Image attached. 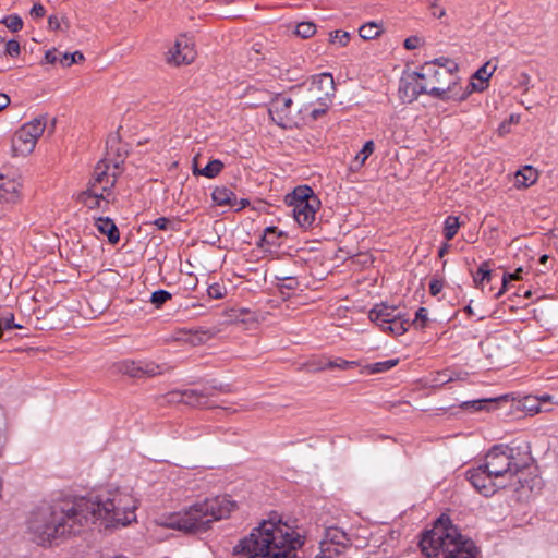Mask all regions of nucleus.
<instances>
[{"label":"nucleus","instance_id":"1","mask_svg":"<svg viewBox=\"0 0 558 558\" xmlns=\"http://www.w3.org/2000/svg\"><path fill=\"white\" fill-rule=\"evenodd\" d=\"M135 509L133 498L120 490L45 504L31 512L27 531L37 545L51 546L97 520L106 522V526L126 525L135 520Z\"/></svg>","mask_w":558,"mask_h":558},{"label":"nucleus","instance_id":"2","mask_svg":"<svg viewBox=\"0 0 558 558\" xmlns=\"http://www.w3.org/2000/svg\"><path fill=\"white\" fill-rule=\"evenodd\" d=\"M303 538L281 520H266L234 547L239 558H300Z\"/></svg>","mask_w":558,"mask_h":558},{"label":"nucleus","instance_id":"3","mask_svg":"<svg viewBox=\"0 0 558 558\" xmlns=\"http://www.w3.org/2000/svg\"><path fill=\"white\" fill-rule=\"evenodd\" d=\"M235 507L236 504L227 495L206 498L163 518L160 525L185 533H202L208 531L214 522L228 518Z\"/></svg>","mask_w":558,"mask_h":558},{"label":"nucleus","instance_id":"4","mask_svg":"<svg viewBox=\"0 0 558 558\" xmlns=\"http://www.w3.org/2000/svg\"><path fill=\"white\" fill-rule=\"evenodd\" d=\"M420 547L426 558H476L473 541L463 537L445 514L423 535Z\"/></svg>","mask_w":558,"mask_h":558},{"label":"nucleus","instance_id":"5","mask_svg":"<svg viewBox=\"0 0 558 558\" xmlns=\"http://www.w3.org/2000/svg\"><path fill=\"white\" fill-rule=\"evenodd\" d=\"M482 465L497 481H504L506 487H514L519 492L523 480V458L519 448L494 446L486 453Z\"/></svg>","mask_w":558,"mask_h":558},{"label":"nucleus","instance_id":"6","mask_svg":"<svg viewBox=\"0 0 558 558\" xmlns=\"http://www.w3.org/2000/svg\"><path fill=\"white\" fill-rule=\"evenodd\" d=\"M449 75L448 70L437 68L435 62L426 63L421 72H413L401 78L399 85L400 97L407 102H412L421 94H428L441 100L449 99L452 92L450 86H435L432 83V78Z\"/></svg>","mask_w":558,"mask_h":558},{"label":"nucleus","instance_id":"7","mask_svg":"<svg viewBox=\"0 0 558 558\" xmlns=\"http://www.w3.org/2000/svg\"><path fill=\"white\" fill-rule=\"evenodd\" d=\"M368 316L383 331L390 332L393 336L403 335L410 326L409 318L398 306L387 305L386 303L375 305L369 311Z\"/></svg>","mask_w":558,"mask_h":558},{"label":"nucleus","instance_id":"8","mask_svg":"<svg viewBox=\"0 0 558 558\" xmlns=\"http://www.w3.org/2000/svg\"><path fill=\"white\" fill-rule=\"evenodd\" d=\"M47 126V116H39L23 124L12 137L13 156H27L35 149Z\"/></svg>","mask_w":558,"mask_h":558},{"label":"nucleus","instance_id":"9","mask_svg":"<svg viewBox=\"0 0 558 558\" xmlns=\"http://www.w3.org/2000/svg\"><path fill=\"white\" fill-rule=\"evenodd\" d=\"M293 217L302 228H310L315 221L316 210L319 207V199L313 191L305 186L293 191Z\"/></svg>","mask_w":558,"mask_h":558},{"label":"nucleus","instance_id":"10","mask_svg":"<svg viewBox=\"0 0 558 558\" xmlns=\"http://www.w3.org/2000/svg\"><path fill=\"white\" fill-rule=\"evenodd\" d=\"M121 159H110L108 157L101 159L95 167L93 178L88 183V186L96 190L102 191L110 194L111 189L114 186L117 177L119 174L118 169Z\"/></svg>","mask_w":558,"mask_h":558},{"label":"nucleus","instance_id":"11","mask_svg":"<svg viewBox=\"0 0 558 558\" xmlns=\"http://www.w3.org/2000/svg\"><path fill=\"white\" fill-rule=\"evenodd\" d=\"M335 93L333 77L329 73H322L313 77L308 87V96L306 98L307 105L312 106L315 102L320 106H328Z\"/></svg>","mask_w":558,"mask_h":558},{"label":"nucleus","instance_id":"12","mask_svg":"<svg viewBox=\"0 0 558 558\" xmlns=\"http://www.w3.org/2000/svg\"><path fill=\"white\" fill-rule=\"evenodd\" d=\"M195 58L196 50L193 40L186 35H180L173 47L167 52L166 60L168 64L181 66L191 64Z\"/></svg>","mask_w":558,"mask_h":558},{"label":"nucleus","instance_id":"13","mask_svg":"<svg viewBox=\"0 0 558 558\" xmlns=\"http://www.w3.org/2000/svg\"><path fill=\"white\" fill-rule=\"evenodd\" d=\"M468 478L473 487L485 497L493 496L500 488H506V483L493 477L482 464L469 470Z\"/></svg>","mask_w":558,"mask_h":558},{"label":"nucleus","instance_id":"14","mask_svg":"<svg viewBox=\"0 0 558 558\" xmlns=\"http://www.w3.org/2000/svg\"><path fill=\"white\" fill-rule=\"evenodd\" d=\"M292 99L284 95H277L270 102L268 112L279 126L287 129L293 123Z\"/></svg>","mask_w":558,"mask_h":558},{"label":"nucleus","instance_id":"15","mask_svg":"<svg viewBox=\"0 0 558 558\" xmlns=\"http://www.w3.org/2000/svg\"><path fill=\"white\" fill-rule=\"evenodd\" d=\"M356 366V362L347 361L341 357L330 359L326 356L313 357L302 365L303 369L307 372H323L326 369H349Z\"/></svg>","mask_w":558,"mask_h":558},{"label":"nucleus","instance_id":"16","mask_svg":"<svg viewBox=\"0 0 558 558\" xmlns=\"http://www.w3.org/2000/svg\"><path fill=\"white\" fill-rule=\"evenodd\" d=\"M21 182L16 179H8L0 183V218L21 197Z\"/></svg>","mask_w":558,"mask_h":558},{"label":"nucleus","instance_id":"17","mask_svg":"<svg viewBox=\"0 0 558 558\" xmlns=\"http://www.w3.org/2000/svg\"><path fill=\"white\" fill-rule=\"evenodd\" d=\"M169 401L183 402L191 407L207 405V396L203 391L189 389L184 391H171L168 393Z\"/></svg>","mask_w":558,"mask_h":558},{"label":"nucleus","instance_id":"18","mask_svg":"<svg viewBox=\"0 0 558 558\" xmlns=\"http://www.w3.org/2000/svg\"><path fill=\"white\" fill-rule=\"evenodd\" d=\"M551 396L544 393L542 396H525V415H536L541 412H549L553 409Z\"/></svg>","mask_w":558,"mask_h":558},{"label":"nucleus","instance_id":"19","mask_svg":"<svg viewBox=\"0 0 558 558\" xmlns=\"http://www.w3.org/2000/svg\"><path fill=\"white\" fill-rule=\"evenodd\" d=\"M339 531L337 529H328L326 531V538L320 542V554L315 558H332L339 555L340 541H337Z\"/></svg>","mask_w":558,"mask_h":558},{"label":"nucleus","instance_id":"20","mask_svg":"<svg viewBox=\"0 0 558 558\" xmlns=\"http://www.w3.org/2000/svg\"><path fill=\"white\" fill-rule=\"evenodd\" d=\"M525 487L529 488L532 495H537L544 487V481L539 475L538 466L532 463L525 462Z\"/></svg>","mask_w":558,"mask_h":558},{"label":"nucleus","instance_id":"21","mask_svg":"<svg viewBox=\"0 0 558 558\" xmlns=\"http://www.w3.org/2000/svg\"><path fill=\"white\" fill-rule=\"evenodd\" d=\"M108 196L109 195L102 191L87 186V189L78 195V201L87 208L94 209L99 208L102 201L108 203Z\"/></svg>","mask_w":558,"mask_h":558},{"label":"nucleus","instance_id":"22","mask_svg":"<svg viewBox=\"0 0 558 558\" xmlns=\"http://www.w3.org/2000/svg\"><path fill=\"white\" fill-rule=\"evenodd\" d=\"M97 230L108 236L111 244H117L120 240V232L112 219L108 217H99L95 221Z\"/></svg>","mask_w":558,"mask_h":558},{"label":"nucleus","instance_id":"23","mask_svg":"<svg viewBox=\"0 0 558 558\" xmlns=\"http://www.w3.org/2000/svg\"><path fill=\"white\" fill-rule=\"evenodd\" d=\"M496 70L495 65H490L489 62H486L483 64L472 76L473 80L480 81L478 84L471 82L470 85L472 86L473 90L482 92L486 88L487 82L489 77L493 75L494 71Z\"/></svg>","mask_w":558,"mask_h":558},{"label":"nucleus","instance_id":"24","mask_svg":"<svg viewBox=\"0 0 558 558\" xmlns=\"http://www.w3.org/2000/svg\"><path fill=\"white\" fill-rule=\"evenodd\" d=\"M194 163H196V158H194ZM222 169H223V163L218 159H214V160H210L206 165V167L203 169H198L196 167V165H194L193 173L195 175H203V177L213 179V178L217 177L221 172Z\"/></svg>","mask_w":558,"mask_h":558},{"label":"nucleus","instance_id":"25","mask_svg":"<svg viewBox=\"0 0 558 558\" xmlns=\"http://www.w3.org/2000/svg\"><path fill=\"white\" fill-rule=\"evenodd\" d=\"M497 277V274H493L487 262H484L477 269L476 274L473 276L474 283L477 288L482 290L485 289V283H489L494 278Z\"/></svg>","mask_w":558,"mask_h":558},{"label":"nucleus","instance_id":"26","mask_svg":"<svg viewBox=\"0 0 558 558\" xmlns=\"http://www.w3.org/2000/svg\"><path fill=\"white\" fill-rule=\"evenodd\" d=\"M211 197L218 206L233 205V202L236 201L235 194L225 186L216 187L211 193Z\"/></svg>","mask_w":558,"mask_h":558},{"label":"nucleus","instance_id":"27","mask_svg":"<svg viewBox=\"0 0 558 558\" xmlns=\"http://www.w3.org/2000/svg\"><path fill=\"white\" fill-rule=\"evenodd\" d=\"M399 363L398 359H391L383 362H376L373 364H368L365 366V369L369 374H377L383 373L386 371H389L390 368L395 367Z\"/></svg>","mask_w":558,"mask_h":558},{"label":"nucleus","instance_id":"28","mask_svg":"<svg viewBox=\"0 0 558 558\" xmlns=\"http://www.w3.org/2000/svg\"><path fill=\"white\" fill-rule=\"evenodd\" d=\"M381 33V28L375 22H368L362 25L359 29V34L363 39L369 40L379 36Z\"/></svg>","mask_w":558,"mask_h":558},{"label":"nucleus","instance_id":"29","mask_svg":"<svg viewBox=\"0 0 558 558\" xmlns=\"http://www.w3.org/2000/svg\"><path fill=\"white\" fill-rule=\"evenodd\" d=\"M460 227L458 217L448 216L445 220L444 227V235L447 241H450L454 238Z\"/></svg>","mask_w":558,"mask_h":558},{"label":"nucleus","instance_id":"30","mask_svg":"<svg viewBox=\"0 0 558 558\" xmlns=\"http://www.w3.org/2000/svg\"><path fill=\"white\" fill-rule=\"evenodd\" d=\"M294 33L301 38H311L316 33V25L313 22H301L296 25Z\"/></svg>","mask_w":558,"mask_h":558},{"label":"nucleus","instance_id":"31","mask_svg":"<svg viewBox=\"0 0 558 558\" xmlns=\"http://www.w3.org/2000/svg\"><path fill=\"white\" fill-rule=\"evenodd\" d=\"M251 312L248 308H238V310H230V312L228 313V316L230 318L231 322L233 323H247L250 320H255V317H246L247 315H250Z\"/></svg>","mask_w":558,"mask_h":558},{"label":"nucleus","instance_id":"32","mask_svg":"<svg viewBox=\"0 0 558 558\" xmlns=\"http://www.w3.org/2000/svg\"><path fill=\"white\" fill-rule=\"evenodd\" d=\"M1 23L4 24L11 32H19L23 27V21L17 14L4 16L1 20Z\"/></svg>","mask_w":558,"mask_h":558},{"label":"nucleus","instance_id":"33","mask_svg":"<svg viewBox=\"0 0 558 558\" xmlns=\"http://www.w3.org/2000/svg\"><path fill=\"white\" fill-rule=\"evenodd\" d=\"M84 59V54L81 51H75L73 53L65 52L62 54L60 63L63 66H70L73 63L82 62Z\"/></svg>","mask_w":558,"mask_h":558},{"label":"nucleus","instance_id":"34","mask_svg":"<svg viewBox=\"0 0 558 558\" xmlns=\"http://www.w3.org/2000/svg\"><path fill=\"white\" fill-rule=\"evenodd\" d=\"M171 299V293L166 290H157L151 293L150 302L158 308Z\"/></svg>","mask_w":558,"mask_h":558},{"label":"nucleus","instance_id":"35","mask_svg":"<svg viewBox=\"0 0 558 558\" xmlns=\"http://www.w3.org/2000/svg\"><path fill=\"white\" fill-rule=\"evenodd\" d=\"M281 232L276 227H268L265 229L262 242L267 245H275L276 240L280 236Z\"/></svg>","mask_w":558,"mask_h":558},{"label":"nucleus","instance_id":"36","mask_svg":"<svg viewBox=\"0 0 558 558\" xmlns=\"http://www.w3.org/2000/svg\"><path fill=\"white\" fill-rule=\"evenodd\" d=\"M21 328V325L14 323V315L9 313L7 316L0 317V338L3 337L4 330Z\"/></svg>","mask_w":558,"mask_h":558},{"label":"nucleus","instance_id":"37","mask_svg":"<svg viewBox=\"0 0 558 558\" xmlns=\"http://www.w3.org/2000/svg\"><path fill=\"white\" fill-rule=\"evenodd\" d=\"M329 40L331 44H339L340 46L344 47L350 40V34L348 32L335 31L330 33Z\"/></svg>","mask_w":558,"mask_h":558},{"label":"nucleus","instance_id":"38","mask_svg":"<svg viewBox=\"0 0 558 558\" xmlns=\"http://www.w3.org/2000/svg\"><path fill=\"white\" fill-rule=\"evenodd\" d=\"M208 296L215 300H219L225 298L227 294V289L225 286L220 283H213L207 289Z\"/></svg>","mask_w":558,"mask_h":558},{"label":"nucleus","instance_id":"39","mask_svg":"<svg viewBox=\"0 0 558 558\" xmlns=\"http://www.w3.org/2000/svg\"><path fill=\"white\" fill-rule=\"evenodd\" d=\"M375 145L373 141H367L363 148L357 153L355 159L360 161L361 165L365 162V160L372 155L374 151Z\"/></svg>","mask_w":558,"mask_h":558},{"label":"nucleus","instance_id":"40","mask_svg":"<svg viewBox=\"0 0 558 558\" xmlns=\"http://www.w3.org/2000/svg\"><path fill=\"white\" fill-rule=\"evenodd\" d=\"M522 267H519L517 268V270L514 271V274H511V275H506L505 272L500 276V280H501V283H502V287L501 289L496 293V296H499L506 289H507V286H508V281L509 280H519L521 279V276L520 274L522 272Z\"/></svg>","mask_w":558,"mask_h":558},{"label":"nucleus","instance_id":"41","mask_svg":"<svg viewBox=\"0 0 558 558\" xmlns=\"http://www.w3.org/2000/svg\"><path fill=\"white\" fill-rule=\"evenodd\" d=\"M539 172L537 169L532 166L525 165V189L530 185H533L538 180Z\"/></svg>","mask_w":558,"mask_h":558},{"label":"nucleus","instance_id":"42","mask_svg":"<svg viewBox=\"0 0 558 558\" xmlns=\"http://www.w3.org/2000/svg\"><path fill=\"white\" fill-rule=\"evenodd\" d=\"M495 399H481V400H474V401H466L462 403L463 409H472L474 411H480L484 408L485 403L494 402Z\"/></svg>","mask_w":558,"mask_h":558},{"label":"nucleus","instance_id":"43","mask_svg":"<svg viewBox=\"0 0 558 558\" xmlns=\"http://www.w3.org/2000/svg\"><path fill=\"white\" fill-rule=\"evenodd\" d=\"M21 52L20 43L17 40L11 39L7 41L4 53L10 57H17Z\"/></svg>","mask_w":558,"mask_h":558},{"label":"nucleus","instance_id":"44","mask_svg":"<svg viewBox=\"0 0 558 558\" xmlns=\"http://www.w3.org/2000/svg\"><path fill=\"white\" fill-rule=\"evenodd\" d=\"M426 320H427V310L425 307H420L416 311L415 319H414L413 324H415L417 328H423L425 326Z\"/></svg>","mask_w":558,"mask_h":558},{"label":"nucleus","instance_id":"45","mask_svg":"<svg viewBox=\"0 0 558 558\" xmlns=\"http://www.w3.org/2000/svg\"><path fill=\"white\" fill-rule=\"evenodd\" d=\"M448 73L450 74L448 77L452 78V73L450 71H448ZM447 76H437L436 78H432V83L435 85V86H441V87H448L450 86L451 88V94H450V98L456 96V92L453 90L454 86H456V83H448V84H445L444 83V78H446Z\"/></svg>","mask_w":558,"mask_h":558},{"label":"nucleus","instance_id":"46","mask_svg":"<svg viewBox=\"0 0 558 558\" xmlns=\"http://www.w3.org/2000/svg\"><path fill=\"white\" fill-rule=\"evenodd\" d=\"M452 380V377L447 372L437 373L435 378L432 380L434 386H442Z\"/></svg>","mask_w":558,"mask_h":558},{"label":"nucleus","instance_id":"47","mask_svg":"<svg viewBox=\"0 0 558 558\" xmlns=\"http://www.w3.org/2000/svg\"><path fill=\"white\" fill-rule=\"evenodd\" d=\"M420 44H421L420 37L411 36L404 40V48L408 50H414L420 46Z\"/></svg>","mask_w":558,"mask_h":558},{"label":"nucleus","instance_id":"48","mask_svg":"<svg viewBox=\"0 0 558 558\" xmlns=\"http://www.w3.org/2000/svg\"><path fill=\"white\" fill-rule=\"evenodd\" d=\"M45 13H46V10H45L44 5L40 3H35L29 11L31 16L34 19H40L45 15Z\"/></svg>","mask_w":558,"mask_h":558},{"label":"nucleus","instance_id":"49","mask_svg":"<svg viewBox=\"0 0 558 558\" xmlns=\"http://www.w3.org/2000/svg\"><path fill=\"white\" fill-rule=\"evenodd\" d=\"M123 372L132 377H138L143 371L140 367H136L134 363H126Z\"/></svg>","mask_w":558,"mask_h":558},{"label":"nucleus","instance_id":"50","mask_svg":"<svg viewBox=\"0 0 558 558\" xmlns=\"http://www.w3.org/2000/svg\"><path fill=\"white\" fill-rule=\"evenodd\" d=\"M442 287H444L442 281H440L438 279H433L429 282V292H430V294L432 295H437L442 290Z\"/></svg>","mask_w":558,"mask_h":558},{"label":"nucleus","instance_id":"51","mask_svg":"<svg viewBox=\"0 0 558 558\" xmlns=\"http://www.w3.org/2000/svg\"><path fill=\"white\" fill-rule=\"evenodd\" d=\"M298 287V280L295 278L289 277L284 279V282L280 286V290L288 289L294 290ZM283 293V291H281Z\"/></svg>","mask_w":558,"mask_h":558},{"label":"nucleus","instance_id":"52","mask_svg":"<svg viewBox=\"0 0 558 558\" xmlns=\"http://www.w3.org/2000/svg\"><path fill=\"white\" fill-rule=\"evenodd\" d=\"M159 230H167L169 229L171 222L166 217H159L153 222Z\"/></svg>","mask_w":558,"mask_h":558},{"label":"nucleus","instance_id":"53","mask_svg":"<svg viewBox=\"0 0 558 558\" xmlns=\"http://www.w3.org/2000/svg\"><path fill=\"white\" fill-rule=\"evenodd\" d=\"M45 60L49 64H54L58 61H60V59L57 56V50L56 49L48 50L45 54Z\"/></svg>","mask_w":558,"mask_h":558},{"label":"nucleus","instance_id":"54","mask_svg":"<svg viewBox=\"0 0 558 558\" xmlns=\"http://www.w3.org/2000/svg\"><path fill=\"white\" fill-rule=\"evenodd\" d=\"M48 26L50 29H61V21L57 15H50L48 19Z\"/></svg>","mask_w":558,"mask_h":558},{"label":"nucleus","instance_id":"55","mask_svg":"<svg viewBox=\"0 0 558 558\" xmlns=\"http://www.w3.org/2000/svg\"><path fill=\"white\" fill-rule=\"evenodd\" d=\"M10 105V98L5 94L0 93V111Z\"/></svg>","mask_w":558,"mask_h":558},{"label":"nucleus","instance_id":"56","mask_svg":"<svg viewBox=\"0 0 558 558\" xmlns=\"http://www.w3.org/2000/svg\"><path fill=\"white\" fill-rule=\"evenodd\" d=\"M499 134L500 135H505L507 133L510 132V123L508 121H504L500 125H499Z\"/></svg>","mask_w":558,"mask_h":558},{"label":"nucleus","instance_id":"57","mask_svg":"<svg viewBox=\"0 0 558 558\" xmlns=\"http://www.w3.org/2000/svg\"><path fill=\"white\" fill-rule=\"evenodd\" d=\"M326 111V107L323 106V108H319V109H313L311 114L314 119H317L319 116H322L323 113H325Z\"/></svg>","mask_w":558,"mask_h":558},{"label":"nucleus","instance_id":"58","mask_svg":"<svg viewBox=\"0 0 558 558\" xmlns=\"http://www.w3.org/2000/svg\"><path fill=\"white\" fill-rule=\"evenodd\" d=\"M520 120H521L520 114H511L508 122L510 124H512V123L519 124Z\"/></svg>","mask_w":558,"mask_h":558},{"label":"nucleus","instance_id":"59","mask_svg":"<svg viewBox=\"0 0 558 558\" xmlns=\"http://www.w3.org/2000/svg\"><path fill=\"white\" fill-rule=\"evenodd\" d=\"M535 262V257L534 256H527V254L525 253V263H527V267L531 268V269H534L532 263Z\"/></svg>","mask_w":558,"mask_h":558},{"label":"nucleus","instance_id":"60","mask_svg":"<svg viewBox=\"0 0 558 558\" xmlns=\"http://www.w3.org/2000/svg\"><path fill=\"white\" fill-rule=\"evenodd\" d=\"M159 366H155L150 369H146L145 373H147L149 376H154L156 374H159L160 372L158 371Z\"/></svg>","mask_w":558,"mask_h":558},{"label":"nucleus","instance_id":"61","mask_svg":"<svg viewBox=\"0 0 558 558\" xmlns=\"http://www.w3.org/2000/svg\"><path fill=\"white\" fill-rule=\"evenodd\" d=\"M547 260H548V255L544 254V255H542V256L538 258L537 264H539V265H544V266H545V264L547 263Z\"/></svg>","mask_w":558,"mask_h":558},{"label":"nucleus","instance_id":"62","mask_svg":"<svg viewBox=\"0 0 558 558\" xmlns=\"http://www.w3.org/2000/svg\"><path fill=\"white\" fill-rule=\"evenodd\" d=\"M447 250H448V245H447V244H445V245L439 250V252H438L439 257H442V256L446 254Z\"/></svg>","mask_w":558,"mask_h":558},{"label":"nucleus","instance_id":"63","mask_svg":"<svg viewBox=\"0 0 558 558\" xmlns=\"http://www.w3.org/2000/svg\"><path fill=\"white\" fill-rule=\"evenodd\" d=\"M520 175H523V168H519L517 171H515V177H520Z\"/></svg>","mask_w":558,"mask_h":558},{"label":"nucleus","instance_id":"64","mask_svg":"<svg viewBox=\"0 0 558 558\" xmlns=\"http://www.w3.org/2000/svg\"><path fill=\"white\" fill-rule=\"evenodd\" d=\"M241 203H242L241 208H243V207H245V205H246V204H248V201H246V199H242V202H241Z\"/></svg>","mask_w":558,"mask_h":558}]
</instances>
